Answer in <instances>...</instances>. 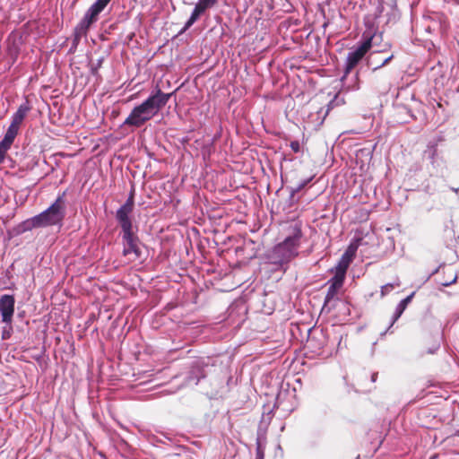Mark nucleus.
<instances>
[{"instance_id":"f257e3e1","label":"nucleus","mask_w":459,"mask_h":459,"mask_svg":"<svg viewBox=\"0 0 459 459\" xmlns=\"http://www.w3.org/2000/svg\"><path fill=\"white\" fill-rule=\"evenodd\" d=\"M170 96L171 93H164L160 89H158L154 94L150 95L143 103L132 109L123 126L136 128L143 126L168 103Z\"/></svg>"},{"instance_id":"f03ea898","label":"nucleus","mask_w":459,"mask_h":459,"mask_svg":"<svg viewBox=\"0 0 459 459\" xmlns=\"http://www.w3.org/2000/svg\"><path fill=\"white\" fill-rule=\"evenodd\" d=\"M65 196V192H63L47 210L25 221L22 225V230H30L33 228L61 226L66 211Z\"/></svg>"},{"instance_id":"7ed1b4c3","label":"nucleus","mask_w":459,"mask_h":459,"mask_svg":"<svg viewBox=\"0 0 459 459\" xmlns=\"http://www.w3.org/2000/svg\"><path fill=\"white\" fill-rule=\"evenodd\" d=\"M302 238L301 228L295 223L290 229L289 234L284 240L276 245L269 254V259L272 264L282 265L289 263L299 255V247Z\"/></svg>"},{"instance_id":"20e7f679","label":"nucleus","mask_w":459,"mask_h":459,"mask_svg":"<svg viewBox=\"0 0 459 459\" xmlns=\"http://www.w3.org/2000/svg\"><path fill=\"white\" fill-rule=\"evenodd\" d=\"M381 38L382 35L373 32L372 29H368L363 32L362 42L347 55L344 74L341 79L343 85L351 71L359 63L369 49L377 44L378 39H381Z\"/></svg>"},{"instance_id":"39448f33","label":"nucleus","mask_w":459,"mask_h":459,"mask_svg":"<svg viewBox=\"0 0 459 459\" xmlns=\"http://www.w3.org/2000/svg\"><path fill=\"white\" fill-rule=\"evenodd\" d=\"M111 0H96L84 13L83 18L76 25L74 31L71 51L75 49L82 37L87 35L88 30L99 19L100 13L107 7Z\"/></svg>"},{"instance_id":"423d86ee","label":"nucleus","mask_w":459,"mask_h":459,"mask_svg":"<svg viewBox=\"0 0 459 459\" xmlns=\"http://www.w3.org/2000/svg\"><path fill=\"white\" fill-rule=\"evenodd\" d=\"M123 255L132 256V260L141 257L140 240L133 230L122 232Z\"/></svg>"},{"instance_id":"0eeeda50","label":"nucleus","mask_w":459,"mask_h":459,"mask_svg":"<svg viewBox=\"0 0 459 459\" xmlns=\"http://www.w3.org/2000/svg\"><path fill=\"white\" fill-rule=\"evenodd\" d=\"M134 208V197L130 195L126 203L117 211L116 219L118 221L122 232L133 230V224L130 219V213Z\"/></svg>"},{"instance_id":"6e6552de","label":"nucleus","mask_w":459,"mask_h":459,"mask_svg":"<svg viewBox=\"0 0 459 459\" xmlns=\"http://www.w3.org/2000/svg\"><path fill=\"white\" fill-rule=\"evenodd\" d=\"M15 299L13 295L4 294L0 297V314L2 322L11 324L14 314Z\"/></svg>"},{"instance_id":"1a4fd4ad","label":"nucleus","mask_w":459,"mask_h":459,"mask_svg":"<svg viewBox=\"0 0 459 459\" xmlns=\"http://www.w3.org/2000/svg\"><path fill=\"white\" fill-rule=\"evenodd\" d=\"M351 263V255H349V253H343L334 269L332 270L334 273L333 277L344 281L346 272Z\"/></svg>"},{"instance_id":"9d476101","label":"nucleus","mask_w":459,"mask_h":459,"mask_svg":"<svg viewBox=\"0 0 459 459\" xmlns=\"http://www.w3.org/2000/svg\"><path fill=\"white\" fill-rule=\"evenodd\" d=\"M212 7L211 4L206 3L204 0H199L195 4L188 21L184 26V30L189 29L208 8Z\"/></svg>"},{"instance_id":"9b49d317","label":"nucleus","mask_w":459,"mask_h":459,"mask_svg":"<svg viewBox=\"0 0 459 459\" xmlns=\"http://www.w3.org/2000/svg\"><path fill=\"white\" fill-rule=\"evenodd\" d=\"M344 281L333 277L329 280V287L325 299V305L330 302L336 296L338 290L342 287Z\"/></svg>"},{"instance_id":"f8f14e48","label":"nucleus","mask_w":459,"mask_h":459,"mask_svg":"<svg viewBox=\"0 0 459 459\" xmlns=\"http://www.w3.org/2000/svg\"><path fill=\"white\" fill-rule=\"evenodd\" d=\"M30 109V108L28 102L21 104L17 111L13 115L12 122L10 125L20 128L21 124L22 123Z\"/></svg>"},{"instance_id":"ddd939ff","label":"nucleus","mask_w":459,"mask_h":459,"mask_svg":"<svg viewBox=\"0 0 459 459\" xmlns=\"http://www.w3.org/2000/svg\"><path fill=\"white\" fill-rule=\"evenodd\" d=\"M414 292L407 296L405 299H402L399 304L395 307V311L393 315L390 325L387 331L393 326V325L403 315V311L406 309L408 304L411 301Z\"/></svg>"},{"instance_id":"4468645a","label":"nucleus","mask_w":459,"mask_h":459,"mask_svg":"<svg viewBox=\"0 0 459 459\" xmlns=\"http://www.w3.org/2000/svg\"><path fill=\"white\" fill-rule=\"evenodd\" d=\"M266 447V437L264 434H258L256 437L255 459H264Z\"/></svg>"},{"instance_id":"2eb2a0df","label":"nucleus","mask_w":459,"mask_h":459,"mask_svg":"<svg viewBox=\"0 0 459 459\" xmlns=\"http://www.w3.org/2000/svg\"><path fill=\"white\" fill-rule=\"evenodd\" d=\"M18 133L19 128L10 125L3 139L13 143Z\"/></svg>"},{"instance_id":"dca6fc26","label":"nucleus","mask_w":459,"mask_h":459,"mask_svg":"<svg viewBox=\"0 0 459 459\" xmlns=\"http://www.w3.org/2000/svg\"><path fill=\"white\" fill-rule=\"evenodd\" d=\"M205 377V374L198 369V374H195V372L193 370L188 377V382L195 381V385H197L201 378Z\"/></svg>"},{"instance_id":"f3484780","label":"nucleus","mask_w":459,"mask_h":459,"mask_svg":"<svg viewBox=\"0 0 459 459\" xmlns=\"http://www.w3.org/2000/svg\"><path fill=\"white\" fill-rule=\"evenodd\" d=\"M400 283L399 282H396V283H387L384 286H382L381 288V295L384 297L385 296L386 294H388L392 290L394 289V287L396 286H399Z\"/></svg>"},{"instance_id":"a211bd4d","label":"nucleus","mask_w":459,"mask_h":459,"mask_svg":"<svg viewBox=\"0 0 459 459\" xmlns=\"http://www.w3.org/2000/svg\"><path fill=\"white\" fill-rule=\"evenodd\" d=\"M12 144H13L12 143L6 142L4 139H3L0 142V151L6 153L8 152V150L11 148Z\"/></svg>"},{"instance_id":"6ab92c4d","label":"nucleus","mask_w":459,"mask_h":459,"mask_svg":"<svg viewBox=\"0 0 459 459\" xmlns=\"http://www.w3.org/2000/svg\"><path fill=\"white\" fill-rule=\"evenodd\" d=\"M393 58H394V55H390L389 56L385 57L380 65H378L373 68V71H376V70L383 67L384 65H387Z\"/></svg>"},{"instance_id":"aec40b11","label":"nucleus","mask_w":459,"mask_h":459,"mask_svg":"<svg viewBox=\"0 0 459 459\" xmlns=\"http://www.w3.org/2000/svg\"><path fill=\"white\" fill-rule=\"evenodd\" d=\"M440 347V342H439V339H437L435 343L432 345L431 348L429 349L428 352L429 354H433L435 353Z\"/></svg>"},{"instance_id":"412c9836","label":"nucleus","mask_w":459,"mask_h":459,"mask_svg":"<svg viewBox=\"0 0 459 459\" xmlns=\"http://www.w3.org/2000/svg\"><path fill=\"white\" fill-rule=\"evenodd\" d=\"M310 179L304 180L302 183H299L293 190L292 194L299 192L308 182Z\"/></svg>"},{"instance_id":"4be33fe9","label":"nucleus","mask_w":459,"mask_h":459,"mask_svg":"<svg viewBox=\"0 0 459 459\" xmlns=\"http://www.w3.org/2000/svg\"><path fill=\"white\" fill-rule=\"evenodd\" d=\"M428 153H429V158L432 160V162L434 161V159H435V156L437 155V149L435 147H431L429 151H428Z\"/></svg>"},{"instance_id":"5701e85b","label":"nucleus","mask_w":459,"mask_h":459,"mask_svg":"<svg viewBox=\"0 0 459 459\" xmlns=\"http://www.w3.org/2000/svg\"><path fill=\"white\" fill-rule=\"evenodd\" d=\"M356 250H357V247H353L352 245H351L344 253H349V255H351V259H352L355 255Z\"/></svg>"},{"instance_id":"b1692460","label":"nucleus","mask_w":459,"mask_h":459,"mask_svg":"<svg viewBox=\"0 0 459 459\" xmlns=\"http://www.w3.org/2000/svg\"><path fill=\"white\" fill-rule=\"evenodd\" d=\"M290 147L291 149L295 152H299V142H291L290 143Z\"/></svg>"},{"instance_id":"393cba45","label":"nucleus","mask_w":459,"mask_h":459,"mask_svg":"<svg viewBox=\"0 0 459 459\" xmlns=\"http://www.w3.org/2000/svg\"><path fill=\"white\" fill-rule=\"evenodd\" d=\"M5 154H6L5 152L0 151V164L4 162Z\"/></svg>"},{"instance_id":"a878e982","label":"nucleus","mask_w":459,"mask_h":459,"mask_svg":"<svg viewBox=\"0 0 459 459\" xmlns=\"http://www.w3.org/2000/svg\"><path fill=\"white\" fill-rule=\"evenodd\" d=\"M390 48V45L386 43V44L385 45V48H384L377 49V50H376V52H377V53L383 52V51H385V50L386 48Z\"/></svg>"},{"instance_id":"bb28decb","label":"nucleus","mask_w":459,"mask_h":459,"mask_svg":"<svg viewBox=\"0 0 459 459\" xmlns=\"http://www.w3.org/2000/svg\"><path fill=\"white\" fill-rule=\"evenodd\" d=\"M206 3H208L209 4H211L212 6H213L217 2L218 0H204Z\"/></svg>"},{"instance_id":"cd10ccee","label":"nucleus","mask_w":459,"mask_h":459,"mask_svg":"<svg viewBox=\"0 0 459 459\" xmlns=\"http://www.w3.org/2000/svg\"><path fill=\"white\" fill-rule=\"evenodd\" d=\"M377 377V373H373L372 376H371V381L372 382H376Z\"/></svg>"},{"instance_id":"c85d7f7f","label":"nucleus","mask_w":459,"mask_h":459,"mask_svg":"<svg viewBox=\"0 0 459 459\" xmlns=\"http://www.w3.org/2000/svg\"><path fill=\"white\" fill-rule=\"evenodd\" d=\"M455 278L451 281V282H446V283H443L444 286H448L450 285L452 282H455Z\"/></svg>"},{"instance_id":"c756f323","label":"nucleus","mask_w":459,"mask_h":459,"mask_svg":"<svg viewBox=\"0 0 459 459\" xmlns=\"http://www.w3.org/2000/svg\"><path fill=\"white\" fill-rule=\"evenodd\" d=\"M100 64H101V60H100L99 63H97V65L99 66V65H100Z\"/></svg>"},{"instance_id":"7c9ffc66","label":"nucleus","mask_w":459,"mask_h":459,"mask_svg":"<svg viewBox=\"0 0 459 459\" xmlns=\"http://www.w3.org/2000/svg\"><path fill=\"white\" fill-rule=\"evenodd\" d=\"M100 64H101V60H100L99 63H97V65L99 66V65H100Z\"/></svg>"},{"instance_id":"2f4dec72","label":"nucleus","mask_w":459,"mask_h":459,"mask_svg":"<svg viewBox=\"0 0 459 459\" xmlns=\"http://www.w3.org/2000/svg\"><path fill=\"white\" fill-rule=\"evenodd\" d=\"M453 191H455V193H457V192H458V189H456V188H453Z\"/></svg>"},{"instance_id":"473e14b6","label":"nucleus","mask_w":459,"mask_h":459,"mask_svg":"<svg viewBox=\"0 0 459 459\" xmlns=\"http://www.w3.org/2000/svg\"><path fill=\"white\" fill-rule=\"evenodd\" d=\"M277 448H278L279 450H281V446H280V445H278Z\"/></svg>"},{"instance_id":"72a5a7b5","label":"nucleus","mask_w":459,"mask_h":459,"mask_svg":"<svg viewBox=\"0 0 459 459\" xmlns=\"http://www.w3.org/2000/svg\"><path fill=\"white\" fill-rule=\"evenodd\" d=\"M457 436H459V429H458V431H457Z\"/></svg>"}]
</instances>
